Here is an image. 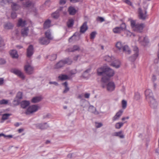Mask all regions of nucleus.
<instances>
[{"label":"nucleus","instance_id":"nucleus-3","mask_svg":"<svg viewBox=\"0 0 159 159\" xmlns=\"http://www.w3.org/2000/svg\"><path fill=\"white\" fill-rule=\"evenodd\" d=\"M104 59L107 61L111 62L110 65L116 68H118L120 66V61L118 60H115L113 57L106 56L104 57Z\"/></svg>","mask_w":159,"mask_h":159},{"label":"nucleus","instance_id":"nucleus-26","mask_svg":"<svg viewBox=\"0 0 159 159\" xmlns=\"http://www.w3.org/2000/svg\"><path fill=\"white\" fill-rule=\"evenodd\" d=\"M30 104V102L29 101H23L20 103L21 106L23 108H25L28 106Z\"/></svg>","mask_w":159,"mask_h":159},{"label":"nucleus","instance_id":"nucleus-59","mask_svg":"<svg viewBox=\"0 0 159 159\" xmlns=\"http://www.w3.org/2000/svg\"><path fill=\"white\" fill-rule=\"evenodd\" d=\"M90 69H88L87 70H86L84 73L83 75H85L86 74H87V75H88V73L89 72V71H90Z\"/></svg>","mask_w":159,"mask_h":159},{"label":"nucleus","instance_id":"nucleus-12","mask_svg":"<svg viewBox=\"0 0 159 159\" xmlns=\"http://www.w3.org/2000/svg\"><path fill=\"white\" fill-rule=\"evenodd\" d=\"M24 69L26 72L28 74H31L33 72V68L30 64L25 65V66Z\"/></svg>","mask_w":159,"mask_h":159},{"label":"nucleus","instance_id":"nucleus-10","mask_svg":"<svg viewBox=\"0 0 159 159\" xmlns=\"http://www.w3.org/2000/svg\"><path fill=\"white\" fill-rule=\"evenodd\" d=\"M134 53L133 55L129 58V60L131 61H134L139 56V50L137 47H135L134 48Z\"/></svg>","mask_w":159,"mask_h":159},{"label":"nucleus","instance_id":"nucleus-50","mask_svg":"<svg viewBox=\"0 0 159 159\" xmlns=\"http://www.w3.org/2000/svg\"><path fill=\"white\" fill-rule=\"evenodd\" d=\"M97 20L98 21H100L101 22L104 21V20L103 18L101 17H98L97 18Z\"/></svg>","mask_w":159,"mask_h":159},{"label":"nucleus","instance_id":"nucleus-25","mask_svg":"<svg viewBox=\"0 0 159 159\" xmlns=\"http://www.w3.org/2000/svg\"><path fill=\"white\" fill-rule=\"evenodd\" d=\"M29 29L28 27L22 29L21 34L23 37H25L27 36Z\"/></svg>","mask_w":159,"mask_h":159},{"label":"nucleus","instance_id":"nucleus-36","mask_svg":"<svg viewBox=\"0 0 159 159\" xmlns=\"http://www.w3.org/2000/svg\"><path fill=\"white\" fill-rule=\"evenodd\" d=\"M74 20L73 19H69L67 22V26L68 27H71L74 25Z\"/></svg>","mask_w":159,"mask_h":159},{"label":"nucleus","instance_id":"nucleus-21","mask_svg":"<svg viewBox=\"0 0 159 159\" xmlns=\"http://www.w3.org/2000/svg\"><path fill=\"white\" fill-rule=\"evenodd\" d=\"M3 26L4 29L6 30H10L12 29L14 25L11 23L10 22H8L5 23Z\"/></svg>","mask_w":159,"mask_h":159},{"label":"nucleus","instance_id":"nucleus-60","mask_svg":"<svg viewBox=\"0 0 159 159\" xmlns=\"http://www.w3.org/2000/svg\"><path fill=\"white\" fill-rule=\"evenodd\" d=\"M156 79H156V76L155 75H153L152 77V80L153 82H154L156 80Z\"/></svg>","mask_w":159,"mask_h":159},{"label":"nucleus","instance_id":"nucleus-34","mask_svg":"<svg viewBox=\"0 0 159 159\" xmlns=\"http://www.w3.org/2000/svg\"><path fill=\"white\" fill-rule=\"evenodd\" d=\"M46 37L48 39L51 40L52 39L51 34L50 30H47L45 33Z\"/></svg>","mask_w":159,"mask_h":159},{"label":"nucleus","instance_id":"nucleus-29","mask_svg":"<svg viewBox=\"0 0 159 159\" xmlns=\"http://www.w3.org/2000/svg\"><path fill=\"white\" fill-rule=\"evenodd\" d=\"M124 46V45L120 42H117L116 45V48L120 51H121Z\"/></svg>","mask_w":159,"mask_h":159},{"label":"nucleus","instance_id":"nucleus-58","mask_svg":"<svg viewBox=\"0 0 159 159\" xmlns=\"http://www.w3.org/2000/svg\"><path fill=\"white\" fill-rule=\"evenodd\" d=\"M135 96H134V98L136 100H138L139 98V95L138 94H139L138 93H136Z\"/></svg>","mask_w":159,"mask_h":159},{"label":"nucleus","instance_id":"nucleus-14","mask_svg":"<svg viewBox=\"0 0 159 159\" xmlns=\"http://www.w3.org/2000/svg\"><path fill=\"white\" fill-rule=\"evenodd\" d=\"M139 41L142 45L145 46L148 43V38L146 37L141 36L139 38Z\"/></svg>","mask_w":159,"mask_h":159},{"label":"nucleus","instance_id":"nucleus-46","mask_svg":"<svg viewBox=\"0 0 159 159\" xmlns=\"http://www.w3.org/2000/svg\"><path fill=\"white\" fill-rule=\"evenodd\" d=\"M96 34V33L95 32H93L90 34V39H93Z\"/></svg>","mask_w":159,"mask_h":159},{"label":"nucleus","instance_id":"nucleus-18","mask_svg":"<svg viewBox=\"0 0 159 159\" xmlns=\"http://www.w3.org/2000/svg\"><path fill=\"white\" fill-rule=\"evenodd\" d=\"M121 51L126 54H130L131 52L129 47L126 45H124Z\"/></svg>","mask_w":159,"mask_h":159},{"label":"nucleus","instance_id":"nucleus-31","mask_svg":"<svg viewBox=\"0 0 159 159\" xmlns=\"http://www.w3.org/2000/svg\"><path fill=\"white\" fill-rule=\"evenodd\" d=\"M58 78L59 79L61 80H64L69 79V77L66 75H60Z\"/></svg>","mask_w":159,"mask_h":159},{"label":"nucleus","instance_id":"nucleus-27","mask_svg":"<svg viewBox=\"0 0 159 159\" xmlns=\"http://www.w3.org/2000/svg\"><path fill=\"white\" fill-rule=\"evenodd\" d=\"M51 21L49 20H47L44 22L43 25L44 29H46L49 28L51 26Z\"/></svg>","mask_w":159,"mask_h":159},{"label":"nucleus","instance_id":"nucleus-63","mask_svg":"<svg viewBox=\"0 0 159 159\" xmlns=\"http://www.w3.org/2000/svg\"><path fill=\"white\" fill-rule=\"evenodd\" d=\"M14 102H16V103L15 104L16 105H19V101L18 100L16 101V100H15L14 101Z\"/></svg>","mask_w":159,"mask_h":159},{"label":"nucleus","instance_id":"nucleus-64","mask_svg":"<svg viewBox=\"0 0 159 159\" xmlns=\"http://www.w3.org/2000/svg\"><path fill=\"white\" fill-rule=\"evenodd\" d=\"M70 1L73 2H76L78 1V0H70Z\"/></svg>","mask_w":159,"mask_h":159},{"label":"nucleus","instance_id":"nucleus-39","mask_svg":"<svg viewBox=\"0 0 159 159\" xmlns=\"http://www.w3.org/2000/svg\"><path fill=\"white\" fill-rule=\"evenodd\" d=\"M11 115V114H3L2 118V120H5L7 119Z\"/></svg>","mask_w":159,"mask_h":159},{"label":"nucleus","instance_id":"nucleus-51","mask_svg":"<svg viewBox=\"0 0 159 159\" xmlns=\"http://www.w3.org/2000/svg\"><path fill=\"white\" fill-rule=\"evenodd\" d=\"M11 15V18L13 19H14L16 17V14L15 12H12Z\"/></svg>","mask_w":159,"mask_h":159},{"label":"nucleus","instance_id":"nucleus-1","mask_svg":"<svg viewBox=\"0 0 159 159\" xmlns=\"http://www.w3.org/2000/svg\"><path fill=\"white\" fill-rule=\"evenodd\" d=\"M145 95L146 99L150 102L151 107L154 108L157 106V103L153 96L152 91L149 89H147L145 91Z\"/></svg>","mask_w":159,"mask_h":159},{"label":"nucleus","instance_id":"nucleus-20","mask_svg":"<svg viewBox=\"0 0 159 159\" xmlns=\"http://www.w3.org/2000/svg\"><path fill=\"white\" fill-rule=\"evenodd\" d=\"M36 127L38 129H43L47 128L48 127V125L45 123L43 124H38L36 125Z\"/></svg>","mask_w":159,"mask_h":159},{"label":"nucleus","instance_id":"nucleus-19","mask_svg":"<svg viewBox=\"0 0 159 159\" xmlns=\"http://www.w3.org/2000/svg\"><path fill=\"white\" fill-rule=\"evenodd\" d=\"M88 28L87 22H85L80 27V32L82 33H84L87 30Z\"/></svg>","mask_w":159,"mask_h":159},{"label":"nucleus","instance_id":"nucleus-41","mask_svg":"<svg viewBox=\"0 0 159 159\" xmlns=\"http://www.w3.org/2000/svg\"><path fill=\"white\" fill-rule=\"evenodd\" d=\"M124 124V123L118 122L116 123L115 125V127L116 129H120L123 126Z\"/></svg>","mask_w":159,"mask_h":159},{"label":"nucleus","instance_id":"nucleus-38","mask_svg":"<svg viewBox=\"0 0 159 159\" xmlns=\"http://www.w3.org/2000/svg\"><path fill=\"white\" fill-rule=\"evenodd\" d=\"M62 85H63L65 87V89L63 91V93H65L68 91L69 90V88L67 87L68 84L66 82L63 83Z\"/></svg>","mask_w":159,"mask_h":159},{"label":"nucleus","instance_id":"nucleus-45","mask_svg":"<svg viewBox=\"0 0 159 159\" xmlns=\"http://www.w3.org/2000/svg\"><path fill=\"white\" fill-rule=\"evenodd\" d=\"M125 33H126V34L128 37L131 36L132 35H133V36H134V34H133L129 31H126Z\"/></svg>","mask_w":159,"mask_h":159},{"label":"nucleus","instance_id":"nucleus-52","mask_svg":"<svg viewBox=\"0 0 159 159\" xmlns=\"http://www.w3.org/2000/svg\"><path fill=\"white\" fill-rule=\"evenodd\" d=\"M102 123H96V126L97 128H99L102 126Z\"/></svg>","mask_w":159,"mask_h":159},{"label":"nucleus","instance_id":"nucleus-4","mask_svg":"<svg viewBox=\"0 0 159 159\" xmlns=\"http://www.w3.org/2000/svg\"><path fill=\"white\" fill-rule=\"evenodd\" d=\"M130 20L131 27L134 30L138 32L142 31L144 26V24L137 23L135 20L132 19H130Z\"/></svg>","mask_w":159,"mask_h":159},{"label":"nucleus","instance_id":"nucleus-2","mask_svg":"<svg viewBox=\"0 0 159 159\" xmlns=\"http://www.w3.org/2000/svg\"><path fill=\"white\" fill-rule=\"evenodd\" d=\"M105 70V75H103L101 79L102 81L104 83L109 80L110 78L113 76L114 75V70L109 67H107Z\"/></svg>","mask_w":159,"mask_h":159},{"label":"nucleus","instance_id":"nucleus-62","mask_svg":"<svg viewBox=\"0 0 159 159\" xmlns=\"http://www.w3.org/2000/svg\"><path fill=\"white\" fill-rule=\"evenodd\" d=\"M90 94L89 93H86L84 95V97L86 98H89Z\"/></svg>","mask_w":159,"mask_h":159},{"label":"nucleus","instance_id":"nucleus-47","mask_svg":"<svg viewBox=\"0 0 159 159\" xmlns=\"http://www.w3.org/2000/svg\"><path fill=\"white\" fill-rule=\"evenodd\" d=\"M122 1L128 5L130 6L132 5V2L129 0H122Z\"/></svg>","mask_w":159,"mask_h":159},{"label":"nucleus","instance_id":"nucleus-44","mask_svg":"<svg viewBox=\"0 0 159 159\" xmlns=\"http://www.w3.org/2000/svg\"><path fill=\"white\" fill-rule=\"evenodd\" d=\"M22 93L21 92H19L17 93L16 98L18 99H21L22 98Z\"/></svg>","mask_w":159,"mask_h":159},{"label":"nucleus","instance_id":"nucleus-7","mask_svg":"<svg viewBox=\"0 0 159 159\" xmlns=\"http://www.w3.org/2000/svg\"><path fill=\"white\" fill-rule=\"evenodd\" d=\"M126 28V25L125 23H123L120 27H117L113 29L112 31L115 34H119L125 30Z\"/></svg>","mask_w":159,"mask_h":159},{"label":"nucleus","instance_id":"nucleus-61","mask_svg":"<svg viewBox=\"0 0 159 159\" xmlns=\"http://www.w3.org/2000/svg\"><path fill=\"white\" fill-rule=\"evenodd\" d=\"M49 84H54V85H58V83L57 82H49Z\"/></svg>","mask_w":159,"mask_h":159},{"label":"nucleus","instance_id":"nucleus-17","mask_svg":"<svg viewBox=\"0 0 159 159\" xmlns=\"http://www.w3.org/2000/svg\"><path fill=\"white\" fill-rule=\"evenodd\" d=\"M123 112V111L122 110H119L116 114V115L113 117L112 120L113 121H115L118 119Z\"/></svg>","mask_w":159,"mask_h":159},{"label":"nucleus","instance_id":"nucleus-30","mask_svg":"<svg viewBox=\"0 0 159 159\" xmlns=\"http://www.w3.org/2000/svg\"><path fill=\"white\" fill-rule=\"evenodd\" d=\"M42 98L40 97H36L33 98L31 100V102L33 103H36L39 102L41 100Z\"/></svg>","mask_w":159,"mask_h":159},{"label":"nucleus","instance_id":"nucleus-40","mask_svg":"<svg viewBox=\"0 0 159 159\" xmlns=\"http://www.w3.org/2000/svg\"><path fill=\"white\" fill-rule=\"evenodd\" d=\"M116 136H119L120 138H123L124 137V135L122 134V131H120L119 132L115 133Z\"/></svg>","mask_w":159,"mask_h":159},{"label":"nucleus","instance_id":"nucleus-53","mask_svg":"<svg viewBox=\"0 0 159 159\" xmlns=\"http://www.w3.org/2000/svg\"><path fill=\"white\" fill-rule=\"evenodd\" d=\"M5 63V61L2 58H0V65L3 64Z\"/></svg>","mask_w":159,"mask_h":159},{"label":"nucleus","instance_id":"nucleus-22","mask_svg":"<svg viewBox=\"0 0 159 159\" xmlns=\"http://www.w3.org/2000/svg\"><path fill=\"white\" fill-rule=\"evenodd\" d=\"M26 25V21L25 20H22V19L20 18L19 19L17 23V26L18 27L21 26L23 27Z\"/></svg>","mask_w":159,"mask_h":159},{"label":"nucleus","instance_id":"nucleus-9","mask_svg":"<svg viewBox=\"0 0 159 159\" xmlns=\"http://www.w3.org/2000/svg\"><path fill=\"white\" fill-rule=\"evenodd\" d=\"M106 87L108 91L112 92L115 90L116 85L114 82L110 81L107 84Z\"/></svg>","mask_w":159,"mask_h":159},{"label":"nucleus","instance_id":"nucleus-32","mask_svg":"<svg viewBox=\"0 0 159 159\" xmlns=\"http://www.w3.org/2000/svg\"><path fill=\"white\" fill-rule=\"evenodd\" d=\"M11 8L13 11H16L20 8V6L15 3H12L11 6Z\"/></svg>","mask_w":159,"mask_h":159},{"label":"nucleus","instance_id":"nucleus-54","mask_svg":"<svg viewBox=\"0 0 159 159\" xmlns=\"http://www.w3.org/2000/svg\"><path fill=\"white\" fill-rule=\"evenodd\" d=\"M76 33H75V34H74V35H73L72 36H71V37H70V38H69V42H71V41H72V39H73V38H74V37L75 36V35H76Z\"/></svg>","mask_w":159,"mask_h":159},{"label":"nucleus","instance_id":"nucleus-43","mask_svg":"<svg viewBox=\"0 0 159 159\" xmlns=\"http://www.w3.org/2000/svg\"><path fill=\"white\" fill-rule=\"evenodd\" d=\"M122 104L123 108L125 109L127 106V102L125 100H123L122 102Z\"/></svg>","mask_w":159,"mask_h":159},{"label":"nucleus","instance_id":"nucleus-5","mask_svg":"<svg viewBox=\"0 0 159 159\" xmlns=\"http://www.w3.org/2000/svg\"><path fill=\"white\" fill-rule=\"evenodd\" d=\"M72 61L69 58L66 59L64 60L61 61L57 63L55 66V68L56 69H58L63 66L65 64H70Z\"/></svg>","mask_w":159,"mask_h":159},{"label":"nucleus","instance_id":"nucleus-37","mask_svg":"<svg viewBox=\"0 0 159 159\" xmlns=\"http://www.w3.org/2000/svg\"><path fill=\"white\" fill-rule=\"evenodd\" d=\"M59 16V11L57 10L55 12L53 13L52 15V16L53 18H57Z\"/></svg>","mask_w":159,"mask_h":159},{"label":"nucleus","instance_id":"nucleus-56","mask_svg":"<svg viewBox=\"0 0 159 159\" xmlns=\"http://www.w3.org/2000/svg\"><path fill=\"white\" fill-rule=\"evenodd\" d=\"M66 0H60V4H64L66 3Z\"/></svg>","mask_w":159,"mask_h":159},{"label":"nucleus","instance_id":"nucleus-8","mask_svg":"<svg viewBox=\"0 0 159 159\" xmlns=\"http://www.w3.org/2000/svg\"><path fill=\"white\" fill-rule=\"evenodd\" d=\"M138 14L139 17L140 19L145 20L147 17L146 8H139Z\"/></svg>","mask_w":159,"mask_h":159},{"label":"nucleus","instance_id":"nucleus-35","mask_svg":"<svg viewBox=\"0 0 159 159\" xmlns=\"http://www.w3.org/2000/svg\"><path fill=\"white\" fill-rule=\"evenodd\" d=\"M79 47L76 45H75L73 48H71L68 49L67 50V52H74L75 51L79 49Z\"/></svg>","mask_w":159,"mask_h":159},{"label":"nucleus","instance_id":"nucleus-57","mask_svg":"<svg viewBox=\"0 0 159 159\" xmlns=\"http://www.w3.org/2000/svg\"><path fill=\"white\" fill-rule=\"evenodd\" d=\"M4 83V80L3 78H0V85H2Z\"/></svg>","mask_w":159,"mask_h":159},{"label":"nucleus","instance_id":"nucleus-33","mask_svg":"<svg viewBox=\"0 0 159 159\" xmlns=\"http://www.w3.org/2000/svg\"><path fill=\"white\" fill-rule=\"evenodd\" d=\"M12 0H2L0 2V4L2 6L9 4L11 2Z\"/></svg>","mask_w":159,"mask_h":159},{"label":"nucleus","instance_id":"nucleus-55","mask_svg":"<svg viewBox=\"0 0 159 159\" xmlns=\"http://www.w3.org/2000/svg\"><path fill=\"white\" fill-rule=\"evenodd\" d=\"M52 58H51L50 59L52 60H54L56 59L57 58V55L56 54H53L52 56Z\"/></svg>","mask_w":159,"mask_h":159},{"label":"nucleus","instance_id":"nucleus-15","mask_svg":"<svg viewBox=\"0 0 159 159\" xmlns=\"http://www.w3.org/2000/svg\"><path fill=\"white\" fill-rule=\"evenodd\" d=\"M33 53V48L32 45L29 46L27 49V55L28 57H30Z\"/></svg>","mask_w":159,"mask_h":159},{"label":"nucleus","instance_id":"nucleus-48","mask_svg":"<svg viewBox=\"0 0 159 159\" xmlns=\"http://www.w3.org/2000/svg\"><path fill=\"white\" fill-rule=\"evenodd\" d=\"M89 111L92 113H94V111L95 110V107L93 106H90L89 107Z\"/></svg>","mask_w":159,"mask_h":159},{"label":"nucleus","instance_id":"nucleus-23","mask_svg":"<svg viewBox=\"0 0 159 159\" xmlns=\"http://www.w3.org/2000/svg\"><path fill=\"white\" fill-rule=\"evenodd\" d=\"M24 7H33V4L30 1H26L25 3H23V5Z\"/></svg>","mask_w":159,"mask_h":159},{"label":"nucleus","instance_id":"nucleus-11","mask_svg":"<svg viewBox=\"0 0 159 159\" xmlns=\"http://www.w3.org/2000/svg\"><path fill=\"white\" fill-rule=\"evenodd\" d=\"M11 72L17 75L21 79H24L25 78V76L19 70L16 69H12L11 70Z\"/></svg>","mask_w":159,"mask_h":159},{"label":"nucleus","instance_id":"nucleus-13","mask_svg":"<svg viewBox=\"0 0 159 159\" xmlns=\"http://www.w3.org/2000/svg\"><path fill=\"white\" fill-rule=\"evenodd\" d=\"M107 66H103L98 69L97 73L99 76H102L105 75L106 69Z\"/></svg>","mask_w":159,"mask_h":159},{"label":"nucleus","instance_id":"nucleus-28","mask_svg":"<svg viewBox=\"0 0 159 159\" xmlns=\"http://www.w3.org/2000/svg\"><path fill=\"white\" fill-rule=\"evenodd\" d=\"M68 11L69 14L72 15H75L76 12V11L75 8L72 7H70L69 8Z\"/></svg>","mask_w":159,"mask_h":159},{"label":"nucleus","instance_id":"nucleus-49","mask_svg":"<svg viewBox=\"0 0 159 159\" xmlns=\"http://www.w3.org/2000/svg\"><path fill=\"white\" fill-rule=\"evenodd\" d=\"M1 136H3L4 137H8L9 138H12V136L11 135H6L4 134L3 133H1L0 134V137Z\"/></svg>","mask_w":159,"mask_h":159},{"label":"nucleus","instance_id":"nucleus-16","mask_svg":"<svg viewBox=\"0 0 159 159\" xmlns=\"http://www.w3.org/2000/svg\"><path fill=\"white\" fill-rule=\"evenodd\" d=\"M49 40L46 37H43L39 39V42L41 44L47 45L49 43Z\"/></svg>","mask_w":159,"mask_h":159},{"label":"nucleus","instance_id":"nucleus-6","mask_svg":"<svg viewBox=\"0 0 159 159\" xmlns=\"http://www.w3.org/2000/svg\"><path fill=\"white\" fill-rule=\"evenodd\" d=\"M39 108V106L36 105L30 106L27 109L25 113L26 115L31 114L37 111Z\"/></svg>","mask_w":159,"mask_h":159},{"label":"nucleus","instance_id":"nucleus-42","mask_svg":"<svg viewBox=\"0 0 159 159\" xmlns=\"http://www.w3.org/2000/svg\"><path fill=\"white\" fill-rule=\"evenodd\" d=\"M8 101L5 99H2L0 101V104H7L8 103Z\"/></svg>","mask_w":159,"mask_h":159},{"label":"nucleus","instance_id":"nucleus-24","mask_svg":"<svg viewBox=\"0 0 159 159\" xmlns=\"http://www.w3.org/2000/svg\"><path fill=\"white\" fill-rule=\"evenodd\" d=\"M10 54L11 56L13 58H17L18 57V54L16 50H11L10 52Z\"/></svg>","mask_w":159,"mask_h":159}]
</instances>
